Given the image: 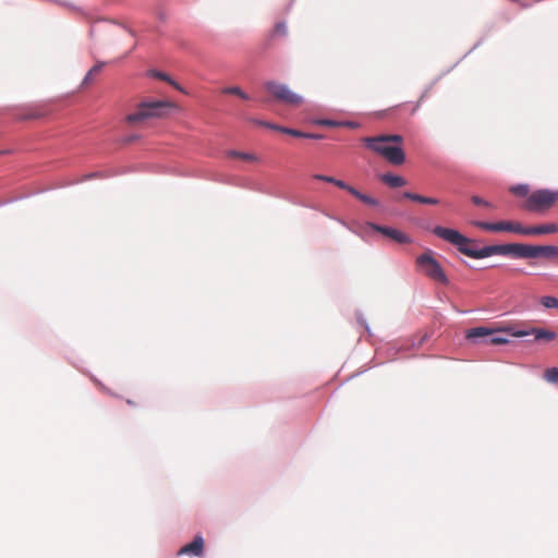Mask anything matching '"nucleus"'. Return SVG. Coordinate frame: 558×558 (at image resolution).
Here are the masks:
<instances>
[{"label": "nucleus", "mask_w": 558, "mask_h": 558, "mask_svg": "<svg viewBox=\"0 0 558 558\" xmlns=\"http://www.w3.org/2000/svg\"><path fill=\"white\" fill-rule=\"evenodd\" d=\"M319 124L326 125V126H338L340 123H338L337 121H333V120H322L319 122Z\"/></svg>", "instance_id": "7c9ffc66"}, {"label": "nucleus", "mask_w": 558, "mask_h": 558, "mask_svg": "<svg viewBox=\"0 0 558 558\" xmlns=\"http://www.w3.org/2000/svg\"><path fill=\"white\" fill-rule=\"evenodd\" d=\"M222 93L225 94H231V95H236L239 97H241L242 99H250L248 95L246 93H244L240 87L238 86H232V87H226L223 88Z\"/></svg>", "instance_id": "5701e85b"}, {"label": "nucleus", "mask_w": 558, "mask_h": 558, "mask_svg": "<svg viewBox=\"0 0 558 558\" xmlns=\"http://www.w3.org/2000/svg\"><path fill=\"white\" fill-rule=\"evenodd\" d=\"M381 181L390 187H401L407 184V181L402 177L392 173L384 174Z\"/></svg>", "instance_id": "6ab92c4d"}, {"label": "nucleus", "mask_w": 558, "mask_h": 558, "mask_svg": "<svg viewBox=\"0 0 558 558\" xmlns=\"http://www.w3.org/2000/svg\"><path fill=\"white\" fill-rule=\"evenodd\" d=\"M473 225L482 230L492 231V232H513L518 234L525 235L526 227L522 226L517 221H498V222H484V221H475Z\"/></svg>", "instance_id": "423d86ee"}, {"label": "nucleus", "mask_w": 558, "mask_h": 558, "mask_svg": "<svg viewBox=\"0 0 558 558\" xmlns=\"http://www.w3.org/2000/svg\"><path fill=\"white\" fill-rule=\"evenodd\" d=\"M373 229H375L376 231L380 232L381 234L390 238L391 240L396 241L397 243H410L411 240L410 238L397 230V229H393V228H388V227H381V226H376V225H371Z\"/></svg>", "instance_id": "f8f14e48"}, {"label": "nucleus", "mask_w": 558, "mask_h": 558, "mask_svg": "<svg viewBox=\"0 0 558 558\" xmlns=\"http://www.w3.org/2000/svg\"><path fill=\"white\" fill-rule=\"evenodd\" d=\"M558 231V226L556 223H546L539 226L526 227L525 235H543V234H553Z\"/></svg>", "instance_id": "2eb2a0df"}, {"label": "nucleus", "mask_w": 558, "mask_h": 558, "mask_svg": "<svg viewBox=\"0 0 558 558\" xmlns=\"http://www.w3.org/2000/svg\"><path fill=\"white\" fill-rule=\"evenodd\" d=\"M511 192L519 196H525L529 193V189L526 185H518V186H513L511 189Z\"/></svg>", "instance_id": "bb28decb"}, {"label": "nucleus", "mask_w": 558, "mask_h": 558, "mask_svg": "<svg viewBox=\"0 0 558 558\" xmlns=\"http://www.w3.org/2000/svg\"><path fill=\"white\" fill-rule=\"evenodd\" d=\"M558 201L557 190H536L529 195L524 208L530 211H546Z\"/></svg>", "instance_id": "7ed1b4c3"}, {"label": "nucleus", "mask_w": 558, "mask_h": 558, "mask_svg": "<svg viewBox=\"0 0 558 558\" xmlns=\"http://www.w3.org/2000/svg\"><path fill=\"white\" fill-rule=\"evenodd\" d=\"M416 266L429 279L447 286L449 283L440 264L433 257L432 253H424L416 258Z\"/></svg>", "instance_id": "20e7f679"}, {"label": "nucleus", "mask_w": 558, "mask_h": 558, "mask_svg": "<svg viewBox=\"0 0 558 558\" xmlns=\"http://www.w3.org/2000/svg\"><path fill=\"white\" fill-rule=\"evenodd\" d=\"M403 138L398 134H389V135H379L374 137H365L363 142L366 147L383 156V150L388 149L390 143H402Z\"/></svg>", "instance_id": "6e6552de"}, {"label": "nucleus", "mask_w": 558, "mask_h": 558, "mask_svg": "<svg viewBox=\"0 0 558 558\" xmlns=\"http://www.w3.org/2000/svg\"><path fill=\"white\" fill-rule=\"evenodd\" d=\"M504 331L510 333L512 337L515 338L534 336V341L537 342H551L557 338V333L554 330L544 328L517 329L513 327H507L504 329Z\"/></svg>", "instance_id": "0eeeda50"}, {"label": "nucleus", "mask_w": 558, "mask_h": 558, "mask_svg": "<svg viewBox=\"0 0 558 558\" xmlns=\"http://www.w3.org/2000/svg\"><path fill=\"white\" fill-rule=\"evenodd\" d=\"M312 178L314 180H317V181H323V182H326V183H331L333 185H336L337 187L341 189V190H345L348 191L350 185L347 184L344 181L342 180H339V179H336L333 177H330V175H325V174H313Z\"/></svg>", "instance_id": "dca6fc26"}, {"label": "nucleus", "mask_w": 558, "mask_h": 558, "mask_svg": "<svg viewBox=\"0 0 558 558\" xmlns=\"http://www.w3.org/2000/svg\"><path fill=\"white\" fill-rule=\"evenodd\" d=\"M226 155L229 158H236V159H241L246 162H258L259 161V158L255 154H251V153H243V151H239V150H228L226 153Z\"/></svg>", "instance_id": "a211bd4d"}, {"label": "nucleus", "mask_w": 558, "mask_h": 558, "mask_svg": "<svg viewBox=\"0 0 558 558\" xmlns=\"http://www.w3.org/2000/svg\"><path fill=\"white\" fill-rule=\"evenodd\" d=\"M348 192L353 195L354 197H356L357 199H360L361 202H363L364 204H367L369 206H377L378 205V201L368 196V195H365L361 192H359L356 189H354L353 186L350 185Z\"/></svg>", "instance_id": "aec40b11"}, {"label": "nucleus", "mask_w": 558, "mask_h": 558, "mask_svg": "<svg viewBox=\"0 0 558 558\" xmlns=\"http://www.w3.org/2000/svg\"><path fill=\"white\" fill-rule=\"evenodd\" d=\"M485 338L484 343L485 344H492V345H500L506 344L509 342L507 338H504L501 336H494L493 331L486 327H476L472 328L468 331L466 338L468 339H474V338Z\"/></svg>", "instance_id": "1a4fd4ad"}, {"label": "nucleus", "mask_w": 558, "mask_h": 558, "mask_svg": "<svg viewBox=\"0 0 558 558\" xmlns=\"http://www.w3.org/2000/svg\"><path fill=\"white\" fill-rule=\"evenodd\" d=\"M104 66L105 62H98L97 64H95L85 75L83 83L88 84L89 82H92L93 77L100 73Z\"/></svg>", "instance_id": "4be33fe9"}, {"label": "nucleus", "mask_w": 558, "mask_h": 558, "mask_svg": "<svg viewBox=\"0 0 558 558\" xmlns=\"http://www.w3.org/2000/svg\"><path fill=\"white\" fill-rule=\"evenodd\" d=\"M157 78L159 80H162V81H166L168 82L169 84H171L172 86H174L177 89H180L181 90V87L170 78V76L166 73H162V72H156L154 74Z\"/></svg>", "instance_id": "a878e982"}, {"label": "nucleus", "mask_w": 558, "mask_h": 558, "mask_svg": "<svg viewBox=\"0 0 558 558\" xmlns=\"http://www.w3.org/2000/svg\"><path fill=\"white\" fill-rule=\"evenodd\" d=\"M402 196L404 198H408V199H411V201H414V202H417L421 204H426V205H438L439 204V201L435 197L422 196L420 194H415V193H411V192H404L402 194Z\"/></svg>", "instance_id": "f3484780"}, {"label": "nucleus", "mask_w": 558, "mask_h": 558, "mask_svg": "<svg viewBox=\"0 0 558 558\" xmlns=\"http://www.w3.org/2000/svg\"><path fill=\"white\" fill-rule=\"evenodd\" d=\"M541 304L546 308H555L558 305V299L555 296H543Z\"/></svg>", "instance_id": "b1692460"}, {"label": "nucleus", "mask_w": 558, "mask_h": 558, "mask_svg": "<svg viewBox=\"0 0 558 558\" xmlns=\"http://www.w3.org/2000/svg\"><path fill=\"white\" fill-rule=\"evenodd\" d=\"M265 89L274 97L275 100L290 107H299L303 102L302 96L292 92L287 85L268 81L265 83Z\"/></svg>", "instance_id": "39448f33"}, {"label": "nucleus", "mask_w": 558, "mask_h": 558, "mask_svg": "<svg viewBox=\"0 0 558 558\" xmlns=\"http://www.w3.org/2000/svg\"><path fill=\"white\" fill-rule=\"evenodd\" d=\"M538 257H544V258L558 257V246L529 244V258H538Z\"/></svg>", "instance_id": "9b49d317"}, {"label": "nucleus", "mask_w": 558, "mask_h": 558, "mask_svg": "<svg viewBox=\"0 0 558 558\" xmlns=\"http://www.w3.org/2000/svg\"><path fill=\"white\" fill-rule=\"evenodd\" d=\"M499 255L512 256L514 258H529V244H522V243L500 244Z\"/></svg>", "instance_id": "9d476101"}, {"label": "nucleus", "mask_w": 558, "mask_h": 558, "mask_svg": "<svg viewBox=\"0 0 558 558\" xmlns=\"http://www.w3.org/2000/svg\"><path fill=\"white\" fill-rule=\"evenodd\" d=\"M347 125H348V126H354V124H353V123H351V122L347 123Z\"/></svg>", "instance_id": "72a5a7b5"}, {"label": "nucleus", "mask_w": 558, "mask_h": 558, "mask_svg": "<svg viewBox=\"0 0 558 558\" xmlns=\"http://www.w3.org/2000/svg\"><path fill=\"white\" fill-rule=\"evenodd\" d=\"M288 33L287 25L282 22L275 25L272 36H286Z\"/></svg>", "instance_id": "393cba45"}, {"label": "nucleus", "mask_w": 558, "mask_h": 558, "mask_svg": "<svg viewBox=\"0 0 558 558\" xmlns=\"http://www.w3.org/2000/svg\"><path fill=\"white\" fill-rule=\"evenodd\" d=\"M432 232L441 240L454 245L462 254L471 258H486L499 255L500 252V244L474 248L472 247L473 241L454 229L437 226Z\"/></svg>", "instance_id": "f257e3e1"}, {"label": "nucleus", "mask_w": 558, "mask_h": 558, "mask_svg": "<svg viewBox=\"0 0 558 558\" xmlns=\"http://www.w3.org/2000/svg\"><path fill=\"white\" fill-rule=\"evenodd\" d=\"M383 157L391 165L399 166L405 160V155L400 146L390 145L388 149L383 150Z\"/></svg>", "instance_id": "ddd939ff"}, {"label": "nucleus", "mask_w": 558, "mask_h": 558, "mask_svg": "<svg viewBox=\"0 0 558 558\" xmlns=\"http://www.w3.org/2000/svg\"><path fill=\"white\" fill-rule=\"evenodd\" d=\"M305 138H316V140H320V138H323V135H320V134H312V133H307V136H305Z\"/></svg>", "instance_id": "473e14b6"}, {"label": "nucleus", "mask_w": 558, "mask_h": 558, "mask_svg": "<svg viewBox=\"0 0 558 558\" xmlns=\"http://www.w3.org/2000/svg\"><path fill=\"white\" fill-rule=\"evenodd\" d=\"M472 202L475 205H478V206H484V207H487V208H493V205L489 202L481 198L480 196H473L472 197Z\"/></svg>", "instance_id": "c85d7f7f"}, {"label": "nucleus", "mask_w": 558, "mask_h": 558, "mask_svg": "<svg viewBox=\"0 0 558 558\" xmlns=\"http://www.w3.org/2000/svg\"><path fill=\"white\" fill-rule=\"evenodd\" d=\"M543 378L549 384L558 385V367L545 369Z\"/></svg>", "instance_id": "412c9836"}, {"label": "nucleus", "mask_w": 558, "mask_h": 558, "mask_svg": "<svg viewBox=\"0 0 558 558\" xmlns=\"http://www.w3.org/2000/svg\"><path fill=\"white\" fill-rule=\"evenodd\" d=\"M204 551V539L201 535H197L193 542L184 545L180 548L179 555H192L202 556Z\"/></svg>", "instance_id": "4468645a"}, {"label": "nucleus", "mask_w": 558, "mask_h": 558, "mask_svg": "<svg viewBox=\"0 0 558 558\" xmlns=\"http://www.w3.org/2000/svg\"><path fill=\"white\" fill-rule=\"evenodd\" d=\"M169 107H171L170 102L161 100L141 102L136 111L128 114L125 120L128 123L133 124L146 119L160 118L163 114V110Z\"/></svg>", "instance_id": "f03ea898"}, {"label": "nucleus", "mask_w": 558, "mask_h": 558, "mask_svg": "<svg viewBox=\"0 0 558 558\" xmlns=\"http://www.w3.org/2000/svg\"><path fill=\"white\" fill-rule=\"evenodd\" d=\"M254 123H256L257 125H260V126L268 128L270 130L278 131V132H279V129H280V125H277V124H274V123H270V122H266V121L254 120Z\"/></svg>", "instance_id": "cd10ccee"}, {"label": "nucleus", "mask_w": 558, "mask_h": 558, "mask_svg": "<svg viewBox=\"0 0 558 558\" xmlns=\"http://www.w3.org/2000/svg\"><path fill=\"white\" fill-rule=\"evenodd\" d=\"M290 135L294 137L305 138V136H307V133L293 129L292 132H290Z\"/></svg>", "instance_id": "c756f323"}, {"label": "nucleus", "mask_w": 558, "mask_h": 558, "mask_svg": "<svg viewBox=\"0 0 558 558\" xmlns=\"http://www.w3.org/2000/svg\"><path fill=\"white\" fill-rule=\"evenodd\" d=\"M292 130L293 129H289V128H286V126H280L279 132H281L283 134L290 135V132H292Z\"/></svg>", "instance_id": "2f4dec72"}, {"label": "nucleus", "mask_w": 558, "mask_h": 558, "mask_svg": "<svg viewBox=\"0 0 558 558\" xmlns=\"http://www.w3.org/2000/svg\"><path fill=\"white\" fill-rule=\"evenodd\" d=\"M555 308H558V305Z\"/></svg>", "instance_id": "f704fd0d"}]
</instances>
